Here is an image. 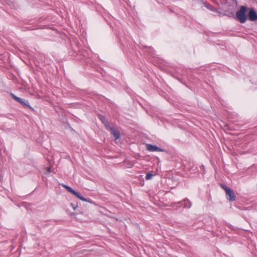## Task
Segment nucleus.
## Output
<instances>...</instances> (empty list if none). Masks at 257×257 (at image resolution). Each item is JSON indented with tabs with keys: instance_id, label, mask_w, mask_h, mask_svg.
Masks as SVG:
<instances>
[{
	"instance_id": "f257e3e1",
	"label": "nucleus",
	"mask_w": 257,
	"mask_h": 257,
	"mask_svg": "<svg viewBox=\"0 0 257 257\" xmlns=\"http://www.w3.org/2000/svg\"><path fill=\"white\" fill-rule=\"evenodd\" d=\"M62 186L67 190L68 191L72 193L73 195L75 196L76 197H77L78 199H79L80 200L86 202L87 203L93 204V202L90 199L85 198L80 193L74 190L72 188H71L70 187L68 186V185H66L65 184H62Z\"/></svg>"
},
{
	"instance_id": "f03ea898",
	"label": "nucleus",
	"mask_w": 257,
	"mask_h": 257,
	"mask_svg": "<svg viewBox=\"0 0 257 257\" xmlns=\"http://www.w3.org/2000/svg\"><path fill=\"white\" fill-rule=\"evenodd\" d=\"M247 9V8L242 6L236 13L237 20L241 23H244L246 20L245 12Z\"/></svg>"
},
{
	"instance_id": "7ed1b4c3",
	"label": "nucleus",
	"mask_w": 257,
	"mask_h": 257,
	"mask_svg": "<svg viewBox=\"0 0 257 257\" xmlns=\"http://www.w3.org/2000/svg\"><path fill=\"white\" fill-rule=\"evenodd\" d=\"M222 188L224 189L226 195L227 196V199L230 201H233L235 200L236 196L232 190L230 188H228L225 186H222Z\"/></svg>"
},
{
	"instance_id": "20e7f679",
	"label": "nucleus",
	"mask_w": 257,
	"mask_h": 257,
	"mask_svg": "<svg viewBox=\"0 0 257 257\" xmlns=\"http://www.w3.org/2000/svg\"><path fill=\"white\" fill-rule=\"evenodd\" d=\"M69 206L73 211H75L78 207L77 204H75L73 203H70ZM65 211L70 216L76 217L77 214L74 211H72L69 207H66Z\"/></svg>"
},
{
	"instance_id": "39448f33",
	"label": "nucleus",
	"mask_w": 257,
	"mask_h": 257,
	"mask_svg": "<svg viewBox=\"0 0 257 257\" xmlns=\"http://www.w3.org/2000/svg\"><path fill=\"white\" fill-rule=\"evenodd\" d=\"M248 19L251 21L257 20V14L253 9H249L248 13Z\"/></svg>"
},
{
	"instance_id": "423d86ee",
	"label": "nucleus",
	"mask_w": 257,
	"mask_h": 257,
	"mask_svg": "<svg viewBox=\"0 0 257 257\" xmlns=\"http://www.w3.org/2000/svg\"><path fill=\"white\" fill-rule=\"evenodd\" d=\"M147 149L150 152H163V150L161 148L157 147L156 146H154L150 144L146 145Z\"/></svg>"
},
{
	"instance_id": "0eeeda50",
	"label": "nucleus",
	"mask_w": 257,
	"mask_h": 257,
	"mask_svg": "<svg viewBox=\"0 0 257 257\" xmlns=\"http://www.w3.org/2000/svg\"><path fill=\"white\" fill-rule=\"evenodd\" d=\"M110 131L113 134L115 138V140H116L119 138L120 133L118 130H115L114 128L112 127H110Z\"/></svg>"
},
{
	"instance_id": "6e6552de",
	"label": "nucleus",
	"mask_w": 257,
	"mask_h": 257,
	"mask_svg": "<svg viewBox=\"0 0 257 257\" xmlns=\"http://www.w3.org/2000/svg\"><path fill=\"white\" fill-rule=\"evenodd\" d=\"M12 96L13 97V98L15 99L16 101L19 102L20 103H21L22 104L24 105H28V102L27 101H25V100H23L22 99H21V98L20 97H18L16 96H15V95H14L13 94H12Z\"/></svg>"
},
{
	"instance_id": "1a4fd4ad",
	"label": "nucleus",
	"mask_w": 257,
	"mask_h": 257,
	"mask_svg": "<svg viewBox=\"0 0 257 257\" xmlns=\"http://www.w3.org/2000/svg\"><path fill=\"white\" fill-rule=\"evenodd\" d=\"M56 168H54L53 167V166L52 165V164H49V173L50 172H53V173H56Z\"/></svg>"
},
{
	"instance_id": "9d476101",
	"label": "nucleus",
	"mask_w": 257,
	"mask_h": 257,
	"mask_svg": "<svg viewBox=\"0 0 257 257\" xmlns=\"http://www.w3.org/2000/svg\"><path fill=\"white\" fill-rule=\"evenodd\" d=\"M154 176V175L151 174V173H148L146 175V178L147 180H150L152 178V177Z\"/></svg>"
},
{
	"instance_id": "9b49d317",
	"label": "nucleus",
	"mask_w": 257,
	"mask_h": 257,
	"mask_svg": "<svg viewBox=\"0 0 257 257\" xmlns=\"http://www.w3.org/2000/svg\"><path fill=\"white\" fill-rule=\"evenodd\" d=\"M105 126L110 131V127H111L109 124L106 123L104 124Z\"/></svg>"
}]
</instances>
